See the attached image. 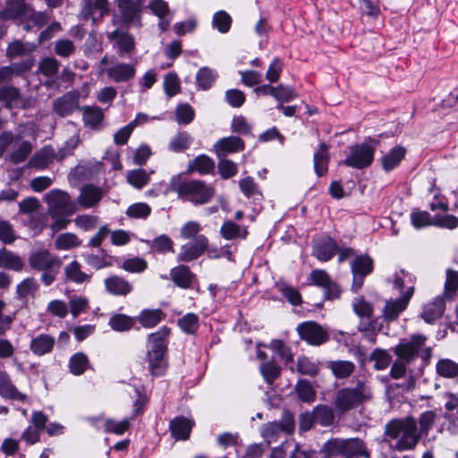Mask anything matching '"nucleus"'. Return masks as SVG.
Instances as JSON below:
<instances>
[{
    "label": "nucleus",
    "instance_id": "obj_1",
    "mask_svg": "<svg viewBox=\"0 0 458 458\" xmlns=\"http://www.w3.org/2000/svg\"><path fill=\"white\" fill-rule=\"evenodd\" d=\"M168 189L176 192L179 199L196 206L209 202L215 196L213 186L199 180H185L181 174L171 178Z\"/></svg>",
    "mask_w": 458,
    "mask_h": 458
},
{
    "label": "nucleus",
    "instance_id": "obj_2",
    "mask_svg": "<svg viewBox=\"0 0 458 458\" xmlns=\"http://www.w3.org/2000/svg\"><path fill=\"white\" fill-rule=\"evenodd\" d=\"M385 434L390 440H396L393 447L400 452L414 449L421 437L417 421L411 417L392 420L386 424Z\"/></svg>",
    "mask_w": 458,
    "mask_h": 458
},
{
    "label": "nucleus",
    "instance_id": "obj_3",
    "mask_svg": "<svg viewBox=\"0 0 458 458\" xmlns=\"http://www.w3.org/2000/svg\"><path fill=\"white\" fill-rule=\"evenodd\" d=\"M170 328L163 327L148 335L147 360L152 375L161 376L167 368L166 351Z\"/></svg>",
    "mask_w": 458,
    "mask_h": 458
},
{
    "label": "nucleus",
    "instance_id": "obj_4",
    "mask_svg": "<svg viewBox=\"0 0 458 458\" xmlns=\"http://www.w3.org/2000/svg\"><path fill=\"white\" fill-rule=\"evenodd\" d=\"M371 398L370 386L366 381L358 380L354 386L341 388L336 392L334 405L337 411L346 412Z\"/></svg>",
    "mask_w": 458,
    "mask_h": 458
},
{
    "label": "nucleus",
    "instance_id": "obj_5",
    "mask_svg": "<svg viewBox=\"0 0 458 458\" xmlns=\"http://www.w3.org/2000/svg\"><path fill=\"white\" fill-rule=\"evenodd\" d=\"M29 263L32 269L42 272L40 279L46 286L54 283L62 266L61 259L46 250L33 252Z\"/></svg>",
    "mask_w": 458,
    "mask_h": 458
},
{
    "label": "nucleus",
    "instance_id": "obj_6",
    "mask_svg": "<svg viewBox=\"0 0 458 458\" xmlns=\"http://www.w3.org/2000/svg\"><path fill=\"white\" fill-rule=\"evenodd\" d=\"M98 74H106L107 78L115 83L127 82L133 79L136 66L133 64L118 62L114 56L104 55L98 65Z\"/></svg>",
    "mask_w": 458,
    "mask_h": 458
},
{
    "label": "nucleus",
    "instance_id": "obj_7",
    "mask_svg": "<svg viewBox=\"0 0 458 458\" xmlns=\"http://www.w3.org/2000/svg\"><path fill=\"white\" fill-rule=\"evenodd\" d=\"M427 337L421 334H416L411 336L410 339H403L394 347V353L398 358L404 360L406 362H411L421 350V358L424 360H429L431 357V348L425 346Z\"/></svg>",
    "mask_w": 458,
    "mask_h": 458
},
{
    "label": "nucleus",
    "instance_id": "obj_8",
    "mask_svg": "<svg viewBox=\"0 0 458 458\" xmlns=\"http://www.w3.org/2000/svg\"><path fill=\"white\" fill-rule=\"evenodd\" d=\"M44 199L47 205L50 217H57L62 214L72 215L77 211V204L70 195L59 189H54L45 194Z\"/></svg>",
    "mask_w": 458,
    "mask_h": 458
},
{
    "label": "nucleus",
    "instance_id": "obj_9",
    "mask_svg": "<svg viewBox=\"0 0 458 458\" xmlns=\"http://www.w3.org/2000/svg\"><path fill=\"white\" fill-rule=\"evenodd\" d=\"M295 428L293 414L284 411L280 421L268 422L260 428V435L267 442V446L277 440L281 433L292 434Z\"/></svg>",
    "mask_w": 458,
    "mask_h": 458
},
{
    "label": "nucleus",
    "instance_id": "obj_10",
    "mask_svg": "<svg viewBox=\"0 0 458 458\" xmlns=\"http://www.w3.org/2000/svg\"><path fill=\"white\" fill-rule=\"evenodd\" d=\"M375 154V146L369 143L356 144L350 147L348 156L345 157L344 164L347 166L362 169L369 166Z\"/></svg>",
    "mask_w": 458,
    "mask_h": 458
},
{
    "label": "nucleus",
    "instance_id": "obj_11",
    "mask_svg": "<svg viewBox=\"0 0 458 458\" xmlns=\"http://www.w3.org/2000/svg\"><path fill=\"white\" fill-rule=\"evenodd\" d=\"M297 332L302 340L311 345H321L328 340L327 330L313 321L301 323Z\"/></svg>",
    "mask_w": 458,
    "mask_h": 458
},
{
    "label": "nucleus",
    "instance_id": "obj_12",
    "mask_svg": "<svg viewBox=\"0 0 458 458\" xmlns=\"http://www.w3.org/2000/svg\"><path fill=\"white\" fill-rule=\"evenodd\" d=\"M413 293L414 288L410 285L407 287L403 296L395 300L387 301L383 310L384 318L388 321L396 319L400 313L407 308Z\"/></svg>",
    "mask_w": 458,
    "mask_h": 458
},
{
    "label": "nucleus",
    "instance_id": "obj_13",
    "mask_svg": "<svg viewBox=\"0 0 458 458\" xmlns=\"http://www.w3.org/2000/svg\"><path fill=\"white\" fill-rule=\"evenodd\" d=\"M207 247L208 239L204 235H199L193 242L182 246L178 260L184 262L194 260L206 250Z\"/></svg>",
    "mask_w": 458,
    "mask_h": 458
},
{
    "label": "nucleus",
    "instance_id": "obj_14",
    "mask_svg": "<svg viewBox=\"0 0 458 458\" xmlns=\"http://www.w3.org/2000/svg\"><path fill=\"white\" fill-rule=\"evenodd\" d=\"M106 37L114 42V47L118 48L120 55L131 54L135 48L133 37L125 30L115 29L106 32Z\"/></svg>",
    "mask_w": 458,
    "mask_h": 458
},
{
    "label": "nucleus",
    "instance_id": "obj_15",
    "mask_svg": "<svg viewBox=\"0 0 458 458\" xmlns=\"http://www.w3.org/2000/svg\"><path fill=\"white\" fill-rule=\"evenodd\" d=\"M310 279L313 284L325 289V294L327 299L335 300L339 297V287L331 281L330 276L326 271L321 269L313 270L310 273Z\"/></svg>",
    "mask_w": 458,
    "mask_h": 458
},
{
    "label": "nucleus",
    "instance_id": "obj_16",
    "mask_svg": "<svg viewBox=\"0 0 458 458\" xmlns=\"http://www.w3.org/2000/svg\"><path fill=\"white\" fill-rule=\"evenodd\" d=\"M373 269V261L369 256L357 257L352 263L353 274V287L355 290L360 288L363 278Z\"/></svg>",
    "mask_w": 458,
    "mask_h": 458
},
{
    "label": "nucleus",
    "instance_id": "obj_17",
    "mask_svg": "<svg viewBox=\"0 0 458 458\" xmlns=\"http://www.w3.org/2000/svg\"><path fill=\"white\" fill-rule=\"evenodd\" d=\"M117 6L126 22H134L140 25V15L142 12L141 0H116Z\"/></svg>",
    "mask_w": 458,
    "mask_h": 458
},
{
    "label": "nucleus",
    "instance_id": "obj_18",
    "mask_svg": "<svg viewBox=\"0 0 458 458\" xmlns=\"http://www.w3.org/2000/svg\"><path fill=\"white\" fill-rule=\"evenodd\" d=\"M29 7L25 0H7L4 9L0 11V19L24 21Z\"/></svg>",
    "mask_w": 458,
    "mask_h": 458
},
{
    "label": "nucleus",
    "instance_id": "obj_19",
    "mask_svg": "<svg viewBox=\"0 0 458 458\" xmlns=\"http://www.w3.org/2000/svg\"><path fill=\"white\" fill-rule=\"evenodd\" d=\"M213 148L218 157H225L229 154L242 151L244 143L240 138L231 136L219 140Z\"/></svg>",
    "mask_w": 458,
    "mask_h": 458
},
{
    "label": "nucleus",
    "instance_id": "obj_20",
    "mask_svg": "<svg viewBox=\"0 0 458 458\" xmlns=\"http://www.w3.org/2000/svg\"><path fill=\"white\" fill-rule=\"evenodd\" d=\"M82 13L93 23L101 20L109 11L107 0H82Z\"/></svg>",
    "mask_w": 458,
    "mask_h": 458
},
{
    "label": "nucleus",
    "instance_id": "obj_21",
    "mask_svg": "<svg viewBox=\"0 0 458 458\" xmlns=\"http://www.w3.org/2000/svg\"><path fill=\"white\" fill-rule=\"evenodd\" d=\"M102 198L103 191L99 187L88 184L81 188L78 202L82 208H90L98 205Z\"/></svg>",
    "mask_w": 458,
    "mask_h": 458
},
{
    "label": "nucleus",
    "instance_id": "obj_22",
    "mask_svg": "<svg viewBox=\"0 0 458 458\" xmlns=\"http://www.w3.org/2000/svg\"><path fill=\"white\" fill-rule=\"evenodd\" d=\"M0 395L5 399L23 402L26 395L16 388L7 372L0 370Z\"/></svg>",
    "mask_w": 458,
    "mask_h": 458
},
{
    "label": "nucleus",
    "instance_id": "obj_23",
    "mask_svg": "<svg viewBox=\"0 0 458 458\" xmlns=\"http://www.w3.org/2000/svg\"><path fill=\"white\" fill-rule=\"evenodd\" d=\"M55 339L51 335L40 334L32 338L30 344V349L33 354L43 356L50 353L55 346Z\"/></svg>",
    "mask_w": 458,
    "mask_h": 458
},
{
    "label": "nucleus",
    "instance_id": "obj_24",
    "mask_svg": "<svg viewBox=\"0 0 458 458\" xmlns=\"http://www.w3.org/2000/svg\"><path fill=\"white\" fill-rule=\"evenodd\" d=\"M55 112L60 116H67L79 107L78 98L72 93H66L54 101Z\"/></svg>",
    "mask_w": 458,
    "mask_h": 458
},
{
    "label": "nucleus",
    "instance_id": "obj_25",
    "mask_svg": "<svg viewBox=\"0 0 458 458\" xmlns=\"http://www.w3.org/2000/svg\"><path fill=\"white\" fill-rule=\"evenodd\" d=\"M106 290L114 295H127L132 291V285L119 276H112L104 281Z\"/></svg>",
    "mask_w": 458,
    "mask_h": 458
},
{
    "label": "nucleus",
    "instance_id": "obj_26",
    "mask_svg": "<svg viewBox=\"0 0 458 458\" xmlns=\"http://www.w3.org/2000/svg\"><path fill=\"white\" fill-rule=\"evenodd\" d=\"M193 422L185 417H176L170 422L172 436L177 440H186L190 437Z\"/></svg>",
    "mask_w": 458,
    "mask_h": 458
},
{
    "label": "nucleus",
    "instance_id": "obj_27",
    "mask_svg": "<svg viewBox=\"0 0 458 458\" xmlns=\"http://www.w3.org/2000/svg\"><path fill=\"white\" fill-rule=\"evenodd\" d=\"M54 158L60 159L59 153L55 154L52 147L46 146L34 154L29 164L31 167L44 169L54 160Z\"/></svg>",
    "mask_w": 458,
    "mask_h": 458
},
{
    "label": "nucleus",
    "instance_id": "obj_28",
    "mask_svg": "<svg viewBox=\"0 0 458 458\" xmlns=\"http://www.w3.org/2000/svg\"><path fill=\"white\" fill-rule=\"evenodd\" d=\"M84 125L90 129H99L104 119L103 110L99 106H85L81 107Z\"/></svg>",
    "mask_w": 458,
    "mask_h": 458
},
{
    "label": "nucleus",
    "instance_id": "obj_29",
    "mask_svg": "<svg viewBox=\"0 0 458 458\" xmlns=\"http://www.w3.org/2000/svg\"><path fill=\"white\" fill-rule=\"evenodd\" d=\"M343 445V456L346 458H369L364 443L358 438L344 439Z\"/></svg>",
    "mask_w": 458,
    "mask_h": 458
},
{
    "label": "nucleus",
    "instance_id": "obj_30",
    "mask_svg": "<svg viewBox=\"0 0 458 458\" xmlns=\"http://www.w3.org/2000/svg\"><path fill=\"white\" fill-rule=\"evenodd\" d=\"M336 250V242L332 238H326L316 243L313 255L320 261H328L334 257Z\"/></svg>",
    "mask_w": 458,
    "mask_h": 458
},
{
    "label": "nucleus",
    "instance_id": "obj_31",
    "mask_svg": "<svg viewBox=\"0 0 458 458\" xmlns=\"http://www.w3.org/2000/svg\"><path fill=\"white\" fill-rule=\"evenodd\" d=\"M444 310V300L441 297H437L433 301L425 305L421 317L427 323H432L443 315Z\"/></svg>",
    "mask_w": 458,
    "mask_h": 458
},
{
    "label": "nucleus",
    "instance_id": "obj_32",
    "mask_svg": "<svg viewBox=\"0 0 458 458\" xmlns=\"http://www.w3.org/2000/svg\"><path fill=\"white\" fill-rule=\"evenodd\" d=\"M64 276L66 281H71L75 284H84L90 279V275L83 272L81 270V265L75 260L65 266Z\"/></svg>",
    "mask_w": 458,
    "mask_h": 458
},
{
    "label": "nucleus",
    "instance_id": "obj_33",
    "mask_svg": "<svg viewBox=\"0 0 458 458\" xmlns=\"http://www.w3.org/2000/svg\"><path fill=\"white\" fill-rule=\"evenodd\" d=\"M170 276L173 282L182 288L190 287L194 278L189 267L183 265L174 267L170 272Z\"/></svg>",
    "mask_w": 458,
    "mask_h": 458
},
{
    "label": "nucleus",
    "instance_id": "obj_34",
    "mask_svg": "<svg viewBox=\"0 0 458 458\" xmlns=\"http://www.w3.org/2000/svg\"><path fill=\"white\" fill-rule=\"evenodd\" d=\"M220 233L225 240H233L236 238L245 239L248 235V230L245 226H240L233 221H225L221 228Z\"/></svg>",
    "mask_w": 458,
    "mask_h": 458
},
{
    "label": "nucleus",
    "instance_id": "obj_35",
    "mask_svg": "<svg viewBox=\"0 0 458 458\" xmlns=\"http://www.w3.org/2000/svg\"><path fill=\"white\" fill-rule=\"evenodd\" d=\"M327 368L332 371L336 378H347L355 369V365L350 360H332L327 364Z\"/></svg>",
    "mask_w": 458,
    "mask_h": 458
},
{
    "label": "nucleus",
    "instance_id": "obj_36",
    "mask_svg": "<svg viewBox=\"0 0 458 458\" xmlns=\"http://www.w3.org/2000/svg\"><path fill=\"white\" fill-rule=\"evenodd\" d=\"M406 150L404 148L397 146L392 148L382 158V167L385 171H391L395 168L405 156Z\"/></svg>",
    "mask_w": 458,
    "mask_h": 458
},
{
    "label": "nucleus",
    "instance_id": "obj_37",
    "mask_svg": "<svg viewBox=\"0 0 458 458\" xmlns=\"http://www.w3.org/2000/svg\"><path fill=\"white\" fill-rule=\"evenodd\" d=\"M328 147L326 143H321L319 148L314 154V169L318 176H322L327 172L329 161Z\"/></svg>",
    "mask_w": 458,
    "mask_h": 458
},
{
    "label": "nucleus",
    "instance_id": "obj_38",
    "mask_svg": "<svg viewBox=\"0 0 458 458\" xmlns=\"http://www.w3.org/2000/svg\"><path fill=\"white\" fill-rule=\"evenodd\" d=\"M81 244V240L72 233H60L55 239V247L59 250H69L79 247Z\"/></svg>",
    "mask_w": 458,
    "mask_h": 458
},
{
    "label": "nucleus",
    "instance_id": "obj_39",
    "mask_svg": "<svg viewBox=\"0 0 458 458\" xmlns=\"http://www.w3.org/2000/svg\"><path fill=\"white\" fill-rule=\"evenodd\" d=\"M24 267L22 259L5 250H0V267L21 271Z\"/></svg>",
    "mask_w": 458,
    "mask_h": 458
},
{
    "label": "nucleus",
    "instance_id": "obj_40",
    "mask_svg": "<svg viewBox=\"0 0 458 458\" xmlns=\"http://www.w3.org/2000/svg\"><path fill=\"white\" fill-rule=\"evenodd\" d=\"M437 373L445 378H457L458 363L450 359H441L436 364Z\"/></svg>",
    "mask_w": 458,
    "mask_h": 458
},
{
    "label": "nucleus",
    "instance_id": "obj_41",
    "mask_svg": "<svg viewBox=\"0 0 458 458\" xmlns=\"http://www.w3.org/2000/svg\"><path fill=\"white\" fill-rule=\"evenodd\" d=\"M192 142V138L186 131L179 132L172 138L168 143V149L172 152H182L189 148Z\"/></svg>",
    "mask_w": 458,
    "mask_h": 458
},
{
    "label": "nucleus",
    "instance_id": "obj_42",
    "mask_svg": "<svg viewBox=\"0 0 458 458\" xmlns=\"http://www.w3.org/2000/svg\"><path fill=\"white\" fill-rule=\"evenodd\" d=\"M316 421L322 427H328L334 423L335 414L331 407L327 405H317L313 409Z\"/></svg>",
    "mask_w": 458,
    "mask_h": 458
},
{
    "label": "nucleus",
    "instance_id": "obj_43",
    "mask_svg": "<svg viewBox=\"0 0 458 458\" xmlns=\"http://www.w3.org/2000/svg\"><path fill=\"white\" fill-rule=\"evenodd\" d=\"M37 46L30 42L13 41L7 48V55L11 58L30 55L34 52Z\"/></svg>",
    "mask_w": 458,
    "mask_h": 458
},
{
    "label": "nucleus",
    "instance_id": "obj_44",
    "mask_svg": "<svg viewBox=\"0 0 458 458\" xmlns=\"http://www.w3.org/2000/svg\"><path fill=\"white\" fill-rule=\"evenodd\" d=\"M213 160L206 155H199L189 165L191 172L196 171L201 174H208L214 170Z\"/></svg>",
    "mask_w": 458,
    "mask_h": 458
},
{
    "label": "nucleus",
    "instance_id": "obj_45",
    "mask_svg": "<svg viewBox=\"0 0 458 458\" xmlns=\"http://www.w3.org/2000/svg\"><path fill=\"white\" fill-rule=\"evenodd\" d=\"M217 74L215 71L208 67H202L196 74V83L203 90L209 89L216 79Z\"/></svg>",
    "mask_w": 458,
    "mask_h": 458
},
{
    "label": "nucleus",
    "instance_id": "obj_46",
    "mask_svg": "<svg viewBox=\"0 0 458 458\" xmlns=\"http://www.w3.org/2000/svg\"><path fill=\"white\" fill-rule=\"evenodd\" d=\"M150 175L144 169H135L127 174V182L136 189H142L149 182Z\"/></svg>",
    "mask_w": 458,
    "mask_h": 458
},
{
    "label": "nucleus",
    "instance_id": "obj_47",
    "mask_svg": "<svg viewBox=\"0 0 458 458\" xmlns=\"http://www.w3.org/2000/svg\"><path fill=\"white\" fill-rule=\"evenodd\" d=\"M89 367V359L86 354L77 352L70 358V371L76 376L81 375Z\"/></svg>",
    "mask_w": 458,
    "mask_h": 458
},
{
    "label": "nucleus",
    "instance_id": "obj_48",
    "mask_svg": "<svg viewBox=\"0 0 458 458\" xmlns=\"http://www.w3.org/2000/svg\"><path fill=\"white\" fill-rule=\"evenodd\" d=\"M0 101L8 107L18 106L21 104L19 90L11 86L1 89Z\"/></svg>",
    "mask_w": 458,
    "mask_h": 458
},
{
    "label": "nucleus",
    "instance_id": "obj_49",
    "mask_svg": "<svg viewBox=\"0 0 458 458\" xmlns=\"http://www.w3.org/2000/svg\"><path fill=\"white\" fill-rule=\"evenodd\" d=\"M299 398L304 403H312L316 398V392L312 385L305 380L301 379L298 381L295 386Z\"/></svg>",
    "mask_w": 458,
    "mask_h": 458
},
{
    "label": "nucleus",
    "instance_id": "obj_50",
    "mask_svg": "<svg viewBox=\"0 0 458 458\" xmlns=\"http://www.w3.org/2000/svg\"><path fill=\"white\" fill-rule=\"evenodd\" d=\"M181 330L188 335H193L199 328V317L194 313H187L178 320Z\"/></svg>",
    "mask_w": 458,
    "mask_h": 458
},
{
    "label": "nucleus",
    "instance_id": "obj_51",
    "mask_svg": "<svg viewBox=\"0 0 458 458\" xmlns=\"http://www.w3.org/2000/svg\"><path fill=\"white\" fill-rule=\"evenodd\" d=\"M162 319V312L160 310H145L139 316V321L145 327H153L157 326Z\"/></svg>",
    "mask_w": 458,
    "mask_h": 458
},
{
    "label": "nucleus",
    "instance_id": "obj_52",
    "mask_svg": "<svg viewBox=\"0 0 458 458\" xmlns=\"http://www.w3.org/2000/svg\"><path fill=\"white\" fill-rule=\"evenodd\" d=\"M110 327L115 331H127L134 325L132 318L123 314H115L109 319Z\"/></svg>",
    "mask_w": 458,
    "mask_h": 458
},
{
    "label": "nucleus",
    "instance_id": "obj_53",
    "mask_svg": "<svg viewBox=\"0 0 458 458\" xmlns=\"http://www.w3.org/2000/svg\"><path fill=\"white\" fill-rule=\"evenodd\" d=\"M370 360L374 361V368L376 369L383 370L390 365L392 356L385 350L376 349L371 353Z\"/></svg>",
    "mask_w": 458,
    "mask_h": 458
},
{
    "label": "nucleus",
    "instance_id": "obj_54",
    "mask_svg": "<svg viewBox=\"0 0 458 458\" xmlns=\"http://www.w3.org/2000/svg\"><path fill=\"white\" fill-rule=\"evenodd\" d=\"M343 440L335 438L326 442L321 448L323 456L325 458H332L339 454L343 455Z\"/></svg>",
    "mask_w": 458,
    "mask_h": 458
},
{
    "label": "nucleus",
    "instance_id": "obj_55",
    "mask_svg": "<svg viewBox=\"0 0 458 458\" xmlns=\"http://www.w3.org/2000/svg\"><path fill=\"white\" fill-rule=\"evenodd\" d=\"M213 26L221 33H226L231 27V16L225 11H218L213 16Z\"/></svg>",
    "mask_w": 458,
    "mask_h": 458
},
{
    "label": "nucleus",
    "instance_id": "obj_56",
    "mask_svg": "<svg viewBox=\"0 0 458 458\" xmlns=\"http://www.w3.org/2000/svg\"><path fill=\"white\" fill-rule=\"evenodd\" d=\"M260 372L265 381L271 385L280 375V368L273 361H267L260 366Z\"/></svg>",
    "mask_w": 458,
    "mask_h": 458
},
{
    "label": "nucleus",
    "instance_id": "obj_57",
    "mask_svg": "<svg viewBox=\"0 0 458 458\" xmlns=\"http://www.w3.org/2000/svg\"><path fill=\"white\" fill-rule=\"evenodd\" d=\"M352 309L355 314L361 318H369L373 313L372 305L361 297L356 298L352 301Z\"/></svg>",
    "mask_w": 458,
    "mask_h": 458
},
{
    "label": "nucleus",
    "instance_id": "obj_58",
    "mask_svg": "<svg viewBox=\"0 0 458 458\" xmlns=\"http://www.w3.org/2000/svg\"><path fill=\"white\" fill-rule=\"evenodd\" d=\"M38 288L37 281L32 277L25 278L16 287V293L19 298H25L35 293Z\"/></svg>",
    "mask_w": 458,
    "mask_h": 458
},
{
    "label": "nucleus",
    "instance_id": "obj_59",
    "mask_svg": "<svg viewBox=\"0 0 458 458\" xmlns=\"http://www.w3.org/2000/svg\"><path fill=\"white\" fill-rule=\"evenodd\" d=\"M432 225L452 230L458 226V218L454 215H436L432 218Z\"/></svg>",
    "mask_w": 458,
    "mask_h": 458
},
{
    "label": "nucleus",
    "instance_id": "obj_60",
    "mask_svg": "<svg viewBox=\"0 0 458 458\" xmlns=\"http://www.w3.org/2000/svg\"><path fill=\"white\" fill-rule=\"evenodd\" d=\"M75 49L73 42L67 38L59 39L55 43V53L64 58L71 56Z\"/></svg>",
    "mask_w": 458,
    "mask_h": 458
},
{
    "label": "nucleus",
    "instance_id": "obj_61",
    "mask_svg": "<svg viewBox=\"0 0 458 458\" xmlns=\"http://www.w3.org/2000/svg\"><path fill=\"white\" fill-rule=\"evenodd\" d=\"M218 158L219 162L217 167L222 178L228 179L234 176L237 174L238 168L237 165L234 162L225 157Z\"/></svg>",
    "mask_w": 458,
    "mask_h": 458
},
{
    "label": "nucleus",
    "instance_id": "obj_62",
    "mask_svg": "<svg viewBox=\"0 0 458 458\" xmlns=\"http://www.w3.org/2000/svg\"><path fill=\"white\" fill-rule=\"evenodd\" d=\"M151 212L150 207L143 202L131 205L126 210V215L132 218H146Z\"/></svg>",
    "mask_w": 458,
    "mask_h": 458
},
{
    "label": "nucleus",
    "instance_id": "obj_63",
    "mask_svg": "<svg viewBox=\"0 0 458 458\" xmlns=\"http://www.w3.org/2000/svg\"><path fill=\"white\" fill-rule=\"evenodd\" d=\"M60 64L54 57L44 58L38 65V71L45 76L50 77L56 74L59 69Z\"/></svg>",
    "mask_w": 458,
    "mask_h": 458
},
{
    "label": "nucleus",
    "instance_id": "obj_64",
    "mask_svg": "<svg viewBox=\"0 0 458 458\" xmlns=\"http://www.w3.org/2000/svg\"><path fill=\"white\" fill-rule=\"evenodd\" d=\"M175 116L179 123L188 124L194 118V110L189 104H181L175 109Z\"/></svg>",
    "mask_w": 458,
    "mask_h": 458
}]
</instances>
